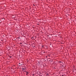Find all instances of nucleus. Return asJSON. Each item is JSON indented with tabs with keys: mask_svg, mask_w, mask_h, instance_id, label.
<instances>
[{
	"mask_svg": "<svg viewBox=\"0 0 76 76\" xmlns=\"http://www.w3.org/2000/svg\"><path fill=\"white\" fill-rule=\"evenodd\" d=\"M26 75H28L29 74V72H26Z\"/></svg>",
	"mask_w": 76,
	"mask_h": 76,
	"instance_id": "nucleus-1",
	"label": "nucleus"
},
{
	"mask_svg": "<svg viewBox=\"0 0 76 76\" xmlns=\"http://www.w3.org/2000/svg\"><path fill=\"white\" fill-rule=\"evenodd\" d=\"M23 69V70H25V69H26V68H22Z\"/></svg>",
	"mask_w": 76,
	"mask_h": 76,
	"instance_id": "nucleus-2",
	"label": "nucleus"
},
{
	"mask_svg": "<svg viewBox=\"0 0 76 76\" xmlns=\"http://www.w3.org/2000/svg\"><path fill=\"white\" fill-rule=\"evenodd\" d=\"M34 39V37H32V38H31V39Z\"/></svg>",
	"mask_w": 76,
	"mask_h": 76,
	"instance_id": "nucleus-3",
	"label": "nucleus"
},
{
	"mask_svg": "<svg viewBox=\"0 0 76 76\" xmlns=\"http://www.w3.org/2000/svg\"><path fill=\"white\" fill-rule=\"evenodd\" d=\"M22 64H21L20 65H19V66H22Z\"/></svg>",
	"mask_w": 76,
	"mask_h": 76,
	"instance_id": "nucleus-4",
	"label": "nucleus"
},
{
	"mask_svg": "<svg viewBox=\"0 0 76 76\" xmlns=\"http://www.w3.org/2000/svg\"><path fill=\"white\" fill-rule=\"evenodd\" d=\"M44 46V45H42V48H43V47H44V46Z\"/></svg>",
	"mask_w": 76,
	"mask_h": 76,
	"instance_id": "nucleus-5",
	"label": "nucleus"
},
{
	"mask_svg": "<svg viewBox=\"0 0 76 76\" xmlns=\"http://www.w3.org/2000/svg\"><path fill=\"white\" fill-rule=\"evenodd\" d=\"M62 62H61V61H60L59 62V63H61Z\"/></svg>",
	"mask_w": 76,
	"mask_h": 76,
	"instance_id": "nucleus-6",
	"label": "nucleus"
},
{
	"mask_svg": "<svg viewBox=\"0 0 76 76\" xmlns=\"http://www.w3.org/2000/svg\"><path fill=\"white\" fill-rule=\"evenodd\" d=\"M19 39H20V38L19 37H18Z\"/></svg>",
	"mask_w": 76,
	"mask_h": 76,
	"instance_id": "nucleus-7",
	"label": "nucleus"
},
{
	"mask_svg": "<svg viewBox=\"0 0 76 76\" xmlns=\"http://www.w3.org/2000/svg\"><path fill=\"white\" fill-rule=\"evenodd\" d=\"M19 64H20V63H19Z\"/></svg>",
	"mask_w": 76,
	"mask_h": 76,
	"instance_id": "nucleus-8",
	"label": "nucleus"
},
{
	"mask_svg": "<svg viewBox=\"0 0 76 76\" xmlns=\"http://www.w3.org/2000/svg\"><path fill=\"white\" fill-rule=\"evenodd\" d=\"M10 57H12L10 56Z\"/></svg>",
	"mask_w": 76,
	"mask_h": 76,
	"instance_id": "nucleus-9",
	"label": "nucleus"
},
{
	"mask_svg": "<svg viewBox=\"0 0 76 76\" xmlns=\"http://www.w3.org/2000/svg\"><path fill=\"white\" fill-rule=\"evenodd\" d=\"M44 53H45V52H44Z\"/></svg>",
	"mask_w": 76,
	"mask_h": 76,
	"instance_id": "nucleus-10",
	"label": "nucleus"
}]
</instances>
